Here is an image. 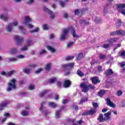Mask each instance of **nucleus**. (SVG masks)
<instances>
[{"mask_svg":"<svg viewBox=\"0 0 125 125\" xmlns=\"http://www.w3.org/2000/svg\"><path fill=\"white\" fill-rule=\"evenodd\" d=\"M72 33L74 38H79V36L76 34V30H75V28L71 26L68 28L64 29L61 35V40L62 41H64L68 36L69 33Z\"/></svg>","mask_w":125,"mask_h":125,"instance_id":"1","label":"nucleus"},{"mask_svg":"<svg viewBox=\"0 0 125 125\" xmlns=\"http://www.w3.org/2000/svg\"><path fill=\"white\" fill-rule=\"evenodd\" d=\"M93 107L94 109L91 108L89 111L84 112L83 114L84 116H88V115H93L96 113V108H98V104L97 103H92Z\"/></svg>","mask_w":125,"mask_h":125,"instance_id":"2","label":"nucleus"},{"mask_svg":"<svg viewBox=\"0 0 125 125\" xmlns=\"http://www.w3.org/2000/svg\"><path fill=\"white\" fill-rule=\"evenodd\" d=\"M82 89V92H85L86 93L88 91L89 89H95V87H94V86L92 85L91 84H89L88 85H87V84H86L85 83H83L81 84L80 85Z\"/></svg>","mask_w":125,"mask_h":125,"instance_id":"3","label":"nucleus"},{"mask_svg":"<svg viewBox=\"0 0 125 125\" xmlns=\"http://www.w3.org/2000/svg\"><path fill=\"white\" fill-rule=\"evenodd\" d=\"M16 80L12 79L8 83V87L7 88V91H11L12 89H16Z\"/></svg>","mask_w":125,"mask_h":125,"instance_id":"4","label":"nucleus"},{"mask_svg":"<svg viewBox=\"0 0 125 125\" xmlns=\"http://www.w3.org/2000/svg\"><path fill=\"white\" fill-rule=\"evenodd\" d=\"M32 21V20L29 16H26L24 18L23 22H22V24L24 25V26H27L28 28V29H32V28H34V26L31 24H29L30 22Z\"/></svg>","mask_w":125,"mask_h":125,"instance_id":"5","label":"nucleus"},{"mask_svg":"<svg viewBox=\"0 0 125 125\" xmlns=\"http://www.w3.org/2000/svg\"><path fill=\"white\" fill-rule=\"evenodd\" d=\"M118 11H120L122 14L125 15V4H118L116 5Z\"/></svg>","mask_w":125,"mask_h":125,"instance_id":"6","label":"nucleus"},{"mask_svg":"<svg viewBox=\"0 0 125 125\" xmlns=\"http://www.w3.org/2000/svg\"><path fill=\"white\" fill-rule=\"evenodd\" d=\"M14 39L15 41H16L17 44H19V45L21 44V43L23 42V41H24V39H23V38L18 35L15 36Z\"/></svg>","mask_w":125,"mask_h":125,"instance_id":"7","label":"nucleus"},{"mask_svg":"<svg viewBox=\"0 0 125 125\" xmlns=\"http://www.w3.org/2000/svg\"><path fill=\"white\" fill-rule=\"evenodd\" d=\"M74 65H75L74 63H70L65 64H63L62 65V68L64 69H67V70H70V69H72L74 68Z\"/></svg>","mask_w":125,"mask_h":125,"instance_id":"8","label":"nucleus"},{"mask_svg":"<svg viewBox=\"0 0 125 125\" xmlns=\"http://www.w3.org/2000/svg\"><path fill=\"white\" fill-rule=\"evenodd\" d=\"M116 35H125V32L124 30H118L110 33V36H116Z\"/></svg>","mask_w":125,"mask_h":125,"instance_id":"9","label":"nucleus"},{"mask_svg":"<svg viewBox=\"0 0 125 125\" xmlns=\"http://www.w3.org/2000/svg\"><path fill=\"white\" fill-rule=\"evenodd\" d=\"M43 10H44V11H47L48 14L50 15V18L51 19H54V18H55V15L53 14L52 11L49 10L48 8H46V7H43Z\"/></svg>","mask_w":125,"mask_h":125,"instance_id":"10","label":"nucleus"},{"mask_svg":"<svg viewBox=\"0 0 125 125\" xmlns=\"http://www.w3.org/2000/svg\"><path fill=\"white\" fill-rule=\"evenodd\" d=\"M106 104L107 106H109L112 108H116V104H115L113 102H112V101H111L110 98L106 99Z\"/></svg>","mask_w":125,"mask_h":125,"instance_id":"11","label":"nucleus"},{"mask_svg":"<svg viewBox=\"0 0 125 125\" xmlns=\"http://www.w3.org/2000/svg\"><path fill=\"white\" fill-rule=\"evenodd\" d=\"M0 18L4 21V22H8V19H9V18L8 17V16L6 14H2L0 16Z\"/></svg>","mask_w":125,"mask_h":125,"instance_id":"12","label":"nucleus"},{"mask_svg":"<svg viewBox=\"0 0 125 125\" xmlns=\"http://www.w3.org/2000/svg\"><path fill=\"white\" fill-rule=\"evenodd\" d=\"M6 31L9 33H11L12 30H13V26L12 23H9L8 25H6L5 27Z\"/></svg>","mask_w":125,"mask_h":125,"instance_id":"13","label":"nucleus"},{"mask_svg":"<svg viewBox=\"0 0 125 125\" xmlns=\"http://www.w3.org/2000/svg\"><path fill=\"white\" fill-rule=\"evenodd\" d=\"M15 73V71L14 70H12L11 71H9L8 72H5L4 71H3L1 72V75L2 76H12Z\"/></svg>","mask_w":125,"mask_h":125,"instance_id":"14","label":"nucleus"},{"mask_svg":"<svg viewBox=\"0 0 125 125\" xmlns=\"http://www.w3.org/2000/svg\"><path fill=\"white\" fill-rule=\"evenodd\" d=\"M84 12V10L82 9H75L74 11V13L75 15H80V14H83Z\"/></svg>","mask_w":125,"mask_h":125,"instance_id":"15","label":"nucleus"},{"mask_svg":"<svg viewBox=\"0 0 125 125\" xmlns=\"http://www.w3.org/2000/svg\"><path fill=\"white\" fill-rule=\"evenodd\" d=\"M104 116L103 114H100L99 118H98V121H99V122L100 123H104V122H106L107 120H106V118L105 117L104 118Z\"/></svg>","mask_w":125,"mask_h":125,"instance_id":"16","label":"nucleus"},{"mask_svg":"<svg viewBox=\"0 0 125 125\" xmlns=\"http://www.w3.org/2000/svg\"><path fill=\"white\" fill-rule=\"evenodd\" d=\"M31 43H32V41H28L26 43V45L24 46L21 49V50L23 51H26V50H28V47L31 45Z\"/></svg>","mask_w":125,"mask_h":125,"instance_id":"17","label":"nucleus"},{"mask_svg":"<svg viewBox=\"0 0 125 125\" xmlns=\"http://www.w3.org/2000/svg\"><path fill=\"white\" fill-rule=\"evenodd\" d=\"M8 102L7 101H5V102H3L0 105V111H1V110H3V108L4 107H6V105H8Z\"/></svg>","mask_w":125,"mask_h":125,"instance_id":"18","label":"nucleus"},{"mask_svg":"<svg viewBox=\"0 0 125 125\" xmlns=\"http://www.w3.org/2000/svg\"><path fill=\"white\" fill-rule=\"evenodd\" d=\"M46 47H47V49H48V50H49L52 53H54V52H55V51H56V50L55 49V48H54V47H53L50 45H48L46 46Z\"/></svg>","mask_w":125,"mask_h":125,"instance_id":"19","label":"nucleus"},{"mask_svg":"<svg viewBox=\"0 0 125 125\" xmlns=\"http://www.w3.org/2000/svg\"><path fill=\"white\" fill-rule=\"evenodd\" d=\"M91 80L94 84H96L97 83H100V81L97 77H91Z\"/></svg>","mask_w":125,"mask_h":125,"instance_id":"20","label":"nucleus"},{"mask_svg":"<svg viewBox=\"0 0 125 125\" xmlns=\"http://www.w3.org/2000/svg\"><path fill=\"white\" fill-rule=\"evenodd\" d=\"M70 85H71V81H70L69 80H65L63 83L64 87H69Z\"/></svg>","mask_w":125,"mask_h":125,"instance_id":"21","label":"nucleus"},{"mask_svg":"<svg viewBox=\"0 0 125 125\" xmlns=\"http://www.w3.org/2000/svg\"><path fill=\"white\" fill-rule=\"evenodd\" d=\"M104 116H105L106 121L110 120V119H111V117H110V116H111V111H108V112L104 113Z\"/></svg>","mask_w":125,"mask_h":125,"instance_id":"22","label":"nucleus"},{"mask_svg":"<svg viewBox=\"0 0 125 125\" xmlns=\"http://www.w3.org/2000/svg\"><path fill=\"white\" fill-rule=\"evenodd\" d=\"M17 49L12 48L9 51V53H10V54H15V53H17Z\"/></svg>","mask_w":125,"mask_h":125,"instance_id":"23","label":"nucleus"},{"mask_svg":"<svg viewBox=\"0 0 125 125\" xmlns=\"http://www.w3.org/2000/svg\"><path fill=\"white\" fill-rule=\"evenodd\" d=\"M113 74L114 72H113L112 69H108L105 72V75H106V76H110L111 75H113Z\"/></svg>","mask_w":125,"mask_h":125,"instance_id":"24","label":"nucleus"},{"mask_svg":"<svg viewBox=\"0 0 125 125\" xmlns=\"http://www.w3.org/2000/svg\"><path fill=\"white\" fill-rule=\"evenodd\" d=\"M105 92H106V91H105V90H101L98 92V95L100 97H102V96H103L105 94Z\"/></svg>","mask_w":125,"mask_h":125,"instance_id":"25","label":"nucleus"},{"mask_svg":"<svg viewBox=\"0 0 125 125\" xmlns=\"http://www.w3.org/2000/svg\"><path fill=\"white\" fill-rule=\"evenodd\" d=\"M4 116L5 117V118L2 119V120L1 121L2 124H3V123H4V122H5V121L6 120V118H9V117H10V114H9V113H5L4 114Z\"/></svg>","mask_w":125,"mask_h":125,"instance_id":"26","label":"nucleus"},{"mask_svg":"<svg viewBox=\"0 0 125 125\" xmlns=\"http://www.w3.org/2000/svg\"><path fill=\"white\" fill-rule=\"evenodd\" d=\"M48 105L50 107H52V108H55V107L57 106V104H56L55 103H54L53 102L49 103Z\"/></svg>","mask_w":125,"mask_h":125,"instance_id":"27","label":"nucleus"},{"mask_svg":"<svg viewBox=\"0 0 125 125\" xmlns=\"http://www.w3.org/2000/svg\"><path fill=\"white\" fill-rule=\"evenodd\" d=\"M50 66H51L50 63H48L46 65V66L45 67V69L47 72H48V71H49V70H50Z\"/></svg>","mask_w":125,"mask_h":125,"instance_id":"28","label":"nucleus"},{"mask_svg":"<svg viewBox=\"0 0 125 125\" xmlns=\"http://www.w3.org/2000/svg\"><path fill=\"white\" fill-rule=\"evenodd\" d=\"M73 45H74V42H69L67 44L66 47L67 48H71V47H72Z\"/></svg>","mask_w":125,"mask_h":125,"instance_id":"29","label":"nucleus"},{"mask_svg":"<svg viewBox=\"0 0 125 125\" xmlns=\"http://www.w3.org/2000/svg\"><path fill=\"white\" fill-rule=\"evenodd\" d=\"M83 57V54L82 53H80L77 57V60H81Z\"/></svg>","mask_w":125,"mask_h":125,"instance_id":"30","label":"nucleus"},{"mask_svg":"<svg viewBox=\"0 0 125 125\" xmlns=\"http://www.w3.org/2000/svg\"><path fill=\"white\" fill-rule=\"evenodd\" d=\"M10 24H12V26L16 27L18 26V21H15L12 23H10Z\"/></svg>","mask_w":125,"mask_h":125,"instance_id":"31","label":"nucleus"},{"mask_svg":"<svg viewBox=\"0 0 125 125\" xmlns=\"http://www.w3.org/2000/svg\"><path fill=\"white\" fill-rule=\"evenodd\" d=\"M95 22L98 23H101V22H102V20H101L100 19H98V18L96 17H95Z\"/></svg>","mask_w":125,"mask_h":125,"instance_id":"32","label":"nucleus"},{"mask_svg":"<svg viewBox=\"0 0 125 125\" xmlns=\"http://www.w3.org/2000/svg\"><path fill=\"white\" fill-rule=\"evenodd\" d=\"M55 118H56V119H58V118H60V111H56Z\"/></svg>","mask_w":125,"mask_h":125,"instance_id":"33","label":"nucleus"},{"mask_svg":"<svg viewBox=\"0 0 125 125\" xmlns=\"http://www.w3.org/2000/svg\"><path fill=\"white\" fill-rule=\"evenodd\" d=\"M49 82L50 83H55V82H56V78L54 77L53 78L50 79L49 80Z\"/></svg>","mask_w":125,"mask_h":125,"instance_id":"34","label":"nucleus"},{"mask_svg":"<svg viewBox=\"0 0 125 125\" xmlns=\"http://www.w3.org/2000/svg\"><path fill=\"white\" fill-rule=\"evenodd\" d=\"M80 23L81 24H84V25H88L89 24L88 22H87L84 20H81L80 21Z\"/></svg>","mask_w":125,"mask_h":125,"instance_id":"35","label":"nucleus"},{"mask_svg":"<svg viewBox=\"0 0 125 125\" xmlns=\"http://www.w3.org/2000/svg\"><path fill=\"white\" fill-rule=\"evenodd\" d=\"M77 74L78 75V76H79L80 77H83L84 76V74L83 73V72H82L81 70H78L77 71Z\"/></svg>","mask_w":125,"mask_h":125,"instance_id":"36","label":"nucleus"},{"mask_svg":"<svg viewBox=\"0 0 125 125\" xmlns=\"http://www.w3.org/2000/svg\"><path fill=\"white\" fill-rule=\"evenodd\" d=\"M75 58V56H67L65 58V60H72V59H74Z\"/></svg>","mask_w":125,"mask_h":125,"instance_id":"37","label":"nucleus"},{"mask_svg":"<svg viewBox=\"0 0 125 125\" xmlns=\"http://www.w3.org/2000/svg\"><path fill=\"white\" fill-rule=\"evenodd\" d=\"M100 59H102L103 60L106 58V56L104 54H100L99 56Z\"/></svg>","mask_w":125,"mask_h":125,"instance_id":"38","label":"nucleus"},{"mask_svg":"<svg viewBox=\"0 0 125 125\" xmlns=\"http://www.w3.org/2000/svg\"><path fill=\"white\" fill-rule=\"evenodd\" d=\"M22 116H27V115L29 114V113L28 112V111L23 110L21 112V113Z\"/></svg>","mask_w":125,"mask_h":125,"instance_id":"39","label":"nucleus"},{"mask_svg":"<svg viewBox=\"0 0 125 125\" xmlns=\"http://www.w3.org/2000/svg\"><path fill=\"white\" fill-rule=\"evenodd\" d=\"M24 72L25 74H29L31 72V69L29 68H25L24 69Z\"/></svg>","mask_w":125,"mask_h":125,"instance_id":"40","label":"nucleus"},{"mask_svg":"<svg viewBox=\"0 0 125 125\" xmlns=\"http://www.w3.org/2000/svg\"><path fill=\"white\" fill-rule=\"evenodd\" d=\"M46 53V51L44 49L42 50L39 51V55H42V54H44V53Z\"/></svg>","mask_w":125,"mask_h":125,"instance_id":"41","label":"nucleus"},{"mask_svg":"<svg viewBox=\"0 0 125 125\" xmlns=\"http://www.w3.org/2000/svg\"><path fill=\"white\" fill-rule=\"evenodd\" d=\"M120 106H121V107L125 108V100H123L121 102Z\"/></svg>","mask_w":125,"mask_h":125,"instance_id":"42","label":"nucleus"},{"mask_svg":"<svg viewBox=\"0 0 125 125\" xmlns=\"http://www.w3.org/2000/svg\"><path fill=\"white\" fill-rule=\"evenodd\" d=\"M17 58L18 59H23V58H25V56L23 55H19L17 57Z\"/></svg>","mask_w":125,"mask_h":125,"instance_id":"43","label":"nucleus"},{"mask_svg":"<svg viewBox=\"0 0 125 125\" xmlns=\"http://www.w3.org/2000/svg\"><path fill=\"white\" fill-rule=\"evenodd\" d=\"M9 61H12L13 62H14V61H17V60H18V59H17V57L16 58H10L9 59Z\"/></svg>","mask_w":125,"mask_h":125,"instance_id":"44","label":"nucleus"},{"mask_svg":"<svg viewBox=\"0 0 125 125\" xmlns=\"http://www.w3.org/2000/svg\"><path fill=\"white\" fill-rule=\"evenodd\" d=\"M117 41H118V39L112 38L109 40V42H117Z\"/></svg>","mask_w":125,"mask_h":125,"instance_id":"45","label":"nucleus"},{"mask_svg":"<svg viewBox=\"0 0 125 125\" xmlns=\"http://www.w3.org/2000/svg\"><path fill=\"white\" fill-rule=\"evenodd\" d=\"M43 69L42 68H40L38 69L37 70L35 71V74H40V72H42V71H43Z\"/></svg>","mask_w":125,"mask_h":125,"instance_id":"46","label":"nucleus"},{"mask_svg":"<svg viewBox=\"0 0 125 125\" xmlns=\"http://www.w3.org/2000/svg\"><path fill=\"white\" fill-rule=\"evenodd\" d=\"M40 31V28H36L34 30L31 31V33H37V32H39Z\"/></svg>","mask_w":125,"mask_h":125,"instance_id":"47","label":"nucleus"},{"mask_svg":"<svg viewBox=\"0 0 125 125\" xmlns=\"http://www.w3.org/2000/svg\"><path fill=\"white\" fill-rule=\"evenodd\" d=\"M116 22L117 23L118 26H120L121 24H122V20H121L118 19L117 20V21Z\"/></svg>","mask_w":125,"mask_h":125,"instance_id":"48","label":"nucleus"},{"mask_svg":"<svg viewBox=\"0 0 125 125\" xmlns=\"http://www.w3.org/2000/svg\"><path fill=\"white\" fill-rule=\"evenodd\" d=\"M60 4L62 7H64V6H65V2L63 1H60Z\"/></svg>","mask_w":125,"mask_h":125,"instance_id":"49","label":"nucleus"},{"mask_svg":"<svg viewBox=\"0 0 125 125\" xmlns=\"http://www.w3.org/2000/svg\"><path fill=\"white\" fill-rule=\"evenodd\" d=\"M44 104H45V103L44 102L41 104V107L40 108V111H42V110H43V105H44Z\"/></svg>","mask_w":125,"mask_h":125,"instance_id":"50","label":"nucleus"},{"mask_svg":"<svg viewBox=\"0 0 125 125\" xmlns=\"http://www.w3.org/2000/svg\"><path fill=\"white\" fill-rule=\"evenodd\" d=\"M42 28L44 30H48V25L47 24H44Z\"/></svg>","mask_w":125,"mask_h":125,"instance_id":"51","label":"nucleus"},{"mask_svg":"<svg viewBox=\"0 0 125 125\" xmlns=\"http://www.w3.org/2000/svg\"><path fill=\"white\" fill-rule=\"evenodd\" d=\"M47 91L46 90L42 92L41 93H40V96L41 97H42L43 96V95H44V94H45V93H46Z\"/></svg>","mask_w":125,"mask_h":125,"instance_id":"52","label":"nucleus"},{"mask_svg":"<svg viewBox=\"0 0 125 125\" xmlns=\"http://www.w3.org/2000/svg\"><path fill=\"white\" fill-rule=\"evenodd\" d=\"M110 46V44H104L103 46L104 48H108Z\"/></svg>","mask_w":125,"mask_h":125,"instance_id":"53","label":"nucleus"},{"mask_svg":"<svg viewBox=\"0 0 125 125\" xmlns=\"http://www.w3.org/2000/svg\"><path fill=\"white\" fill-rule=\"evenodd\" d=\"M29 89H30V90H33V89H35V86L33 85H30L28 87Z\"/></svg>","mask_w":125,"mask_h":125,"instance_id":"54","label":"nucleus"},{"mask_svg":"<svg viewBox=\"0 0 125 125\" xmlns=\"http://www.w3.org/2000/svg\"><path fill=\"white\" fill-rule=\"evenodd\" d=\"M34 2H35V0H29L27 3L28 4H32V3H34Z\"/></svg>","mask_w":125,"mask_h":125,"instance_id":"55","label":"nucleus"},{"mask_svg":"<svg viewBox=\"0 0 125 125\" xmlns=\"http://www.w3.org/2000/svg\"><path fill=\"white\" fill-rule=\"evenodd\" d=\"M49 112H48L47 110H46L45 111L43 112V115H44V116H47V115H48V114H49Z\"/></svg>","mask_w":125,"mask_h":125,"instance_id":"56","label":"nucleus"},{"mask_svg":"<svg viewBox=\"0 0 125 125\" xmlns=\"http://www.w3.org/2000/svg\"><path fill=\"white\" fill-rule=\"evenodd\" d=\"M123 94V91H118L117 92V95L118 96H121Z\"/></svg>","mask_w":125,"mask_h":125,"instance_id":"57","label":"nucleus"},{"mask_svg":"<svg viewBox=\"0 0 125 125\" xmlns=\"http://www.w3.org/2000/svg\"><path fill=\"white\" fill-rule=\"evenodd\" d=\"M98 70L99 72H102V66H98Z\"/></svg>","mask_w":125,"mask_h":125,"instance_id":"58","label":"nucleus"},{"mask_svg":"<svg viewBox=\"0 0 125 125\" xmlns=\"http://www.w3.org/2000/svg\"><path fill=\"white\" fill-rule=\"evenodd\" d=\"M120 66H121V67H122V68H124V67H125V62H121V63H120Z\"/></svg>","mask_w":125,"mask_h":125,"instance_id":"59","label":"nucleus"},{"mask_svg":"<svg viewBox=\"0 0 125 125\" xmlns=\"http://www.w3.org/2000/svg\"><path fill=\"white\" fill-rule=\"evenodd\" d=\"M19 29H20V31H24V28L22 26H19Z\"/></svg>","mask_w":125,"mask_h":125,"instance_id":"60","label":"nucleus"},{"mask_svg":"<svg viewBox=\"0 0 125 125\" xmlns=\"http://www.w3.org/2000/svg\"><path fill=\"white\" fill-rule=\"evenodd\" d=\"M110 111L111 112V113H113L114 115H117L118 114V112L117 111H114L113 110H111Z\"/></svg>","mask_w":125,"mask_h":125,"instance_id":"61","label":"nucleus"},{"mask_svg":"<svg viewBox=\"0 0 125 125\" xmlns=\"http://www.w3.org/2000/svg\"><path fill=\"white\" fill-rule=\"evenodd\" d=\"M85 101H87V99H85L84 100H82L80 101V104H83V102H84Z\"/></svg>","mask_w":125,"mask_h":125,"instance_id":"62","label":"nucleus"},{"mask_svg":"<svg viewBox=\"0 0 125 125\" xmlns=\"http://www.w3.org/2000/svg\"><path fill=\"white\" fill-rule=\"evenodd\" d=\"M121 56H125V51L121 52Z\"/></svg>","mask_w":125,"mask_h":125,"instance_id":"63","label":"nucleus"},{"mask_svg":"<svg viewBox=\"0 0 125 125\" xmlns=\"http://www.w3.org/2000/svg\"><path fill=\"white\" fill-rule=\"evenodd\" d=\"M68 14L67 13H64L63 15V17L64 18H68Z\"/></svg>","mask_w":125,"mask_h":125,"instance_id":"64","label":"nucleus"}]
</instances>
